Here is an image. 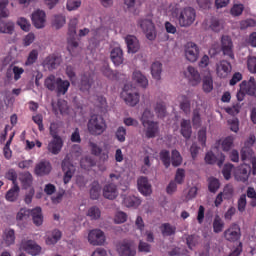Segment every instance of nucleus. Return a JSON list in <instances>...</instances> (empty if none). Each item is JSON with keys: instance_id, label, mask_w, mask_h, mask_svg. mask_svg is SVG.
<instances>
[{"instance_id": "45", "label": "nucleus", "mask_w": 256, "mask_h": 256, "mask_svg": "<svg viewBox=\"0 0 256 256\" xmlns=\"http://www.w3.org/2000/svg\"><path fill=\"white\" fill-rule=\"evenodd\" d=\"M160 159L161 162L164 164L166 169H169V166L171 164V156L169 150H161L160 151Z\"/></svg>"}, {"instance_id": "53", "label": "nucleus", "mask_w": 256, "mask_h": 256, "mask_svg": "<svg viewBox=\"0 0 256 256\" xmlns=\"http://www.w3.org/2000/svg\"><path fill=\"white\" fill-rule=\"evenodd\" d=\"M252 155H253V150H252V148L249 147V144L247 143V146H245L241 150L242 162H245L246 159H250V157H252Z\"/></svg>"}, {"instance_id": "17", "label": "nucleus", "mask_w": 256, "mask_h": 256, "mask_svg": "<svg viewBox=\"0 0 256 256\" xmlns=\"http://www.w3.org/2000/svg\"><path fill=\"white\" fill-rule=\"evenodd\" d=\"M117 251L120 256H136V251L132 248V242L129 240L120 242L117 246Z\"/></svg>"}, {"instance_id": "36", "label": "nucleus", "mask_w": 256, "mask_h": 256, "mask_svg": "<svg viewBox=\"0 0 256 256\" xmlns=\"http://www.w3.org/2000/svg\"><path fill=\"white\" fill-rule=\"evenodd\" d=\"M123 203L126 207H139L142 201L138 196H124Z\"/></svg>"}, {"instance_id": "54", "label": "nucleus", "mask_w": 256, "mask_h": 256, "mask_svg": "<svg viewBox=\"0 0 256 256\" xmlns=\"http://www.w3.org/2000/svg\"><path fill=\"white\" fill-rule=\"evenodd\" d=\"M38 56H39L38 49H32V51L30 52L26 60V65H33V63H36Z\"/></svg>"}, {"instance_id": "35", "label": "nucleus", "mask_w": 256, "mask_h": 256, "mask_svg": "<svg viewBox=\"0 0 256 256\" xmlns=\"http://www.w3.org/2000/svg\"><path fill=\"white\" fill-rule=\"evenodd\" d=\"M101 191L102 187L100 185V182L94 180L90 187V197L93 199V201H96V199L99 198V196H101Z\"/></svg>"}, {"instance_id": "3", "label": "nucleus", "mask_w": 256, "mask_h": 256, "mask_svg": "<svg viewBox=\"0 0 256 256\" xmlns=\"http://www.w3.org/2000/svg\"><path fill=\"white\" fill-rule=\"evenodd\" d=\"M87 127L90 134L100 136L106 132L107 123L103 116L93 115L89 118Z\"/></svg>"}, {"instance_id": "37", "label": "nucleus", "mask_w": 256, "mask_h": 256, "mask_svg": "<svg viewBox=\"0 0 256 256\" xmlns=\"http://www.w3.org/2000/svg\"><path fill=\"white\" fill-rule=\"evenodd\" d=\"M225 228V221L221 219L219 214H216L213 220V231L214 233H222Z\"/></svg>"}, {"instance_id": "18", "label": "nucleus", "mask_w": 256, "mask_h": 256, "mask_svg": "<svg viewBox=\"0 0 256 256\" xmlns=\"http://www.w3.org/2000/svg\"><path fill=\"white\" fill-rule=\"evenodd\" d=\"M185 76L188 78L189 84H191V86H197L198 84H201L200 72L196 68H193V66H188L185 72Z\"/></svg>"}, {"instance_id": "23", "label": "nucleus", "mask_w": 256, "mask_h": 256, "mask_svg": "<svg viewBox=\"0 0 256 256\" xmlns=\"http://www.w3.org/2000/svg\"><path fill=\"white\" fill-rule=\"evenodd\" d=\"M15 230L14 228H5L2 233V242L6 244V246H11L15 244Z\"/></svg>"}, {"instance_id": "33", "label": "nucleus", "mask_w": 256, "mask_h": 256, "mask_svg": "<svg viewBox=\"0 0 256 256\" xmlns=\"http://www.w3.org/2000/svg\"><path fill=\"white\" fill-rule=\"evenodd\" d=\"M163 72V64L160 61H154L151 66V75L153 79H161Z\"/></svg>"}, {"instance_id": "26", "label": "nucleus", "mask_w": 256, "mask_h": 256, "mask_svg": "<svg viewBox=\"0 0 256 256\" xmlns=\"http://www.w3.org/2000/svg\"><path fill=\"white\" fill-rule=\"evenodd\" d=\"M110 56L114 65H121L124 61L123 49L121 47H114Z\"/></svg>"}, {"instance_id": "7", "label": "nucleus", "mask_w": 256, "mask_h": 256, "mask_svg": "<svg viewBox=\"0 0 256 256\" xmlns=\"http://www.w3.org/2000/svg\"><path fill=\"white\" fill-rule=\"evenodd\" d=\"M123 100L126 104H129L130 107H135L140 100V95L138 92L130 91L129 84H125L123 91L121 93Z\"/></svg>"}, {"instance_id": "49", "label": "nucleus", "mask_w": 256, "mask_h": 256, "mask_svg": "<svg viewBox=\"0 0 256 256\" xmlns=\"http://www.w3.org/2000/svg\"><path fill=\"white\" fill-rule=\"evenodd\" d=\"M14 29L12 22H0V33H13Z\"/></svg>"}, {"instance_id": "6", "label": "nucleus", "mask_w": 256, "mask_h": 256, "mask_svg": "<svg viewBox=\"0 0 256 256\" xmlns=\"http://www.w3.org/2000/svg\"><path fill=\"white\" fill-rule=\"evenodd\" d=\"M223 236L227 242H239L242 237L241 226L234 222L224 230Z\"/></svg>"}, {"instance_id": "11", "label": "nucleus", "mask_w": 256, "mask_h": 256, "mask_svg": "<svg viewBox=\"0 0 256 256\" xmlns=\"http://www.w3.org/2000/svg\"><path fill=\"white\" fill-rule=\"evenodd\" d=\"M232 72V65L230 61H219L216 63V75L220 77L221 79H226L231 75Z\"/></svg>"}, {"instance_id": "47", "label": "nucleus", "mask_w": 256, "mask_h": 256, "mask_svg": "<svg viewBox=\"0 0 256 256\" xmlns=\"http://www.w3.org/2000/svg\"><path fill=\"white\" fill-rule=\"evenodd\" d=\"M155 112L157 113L158 118H164L167 113L165 102H157Z\"/></svg>"}, {"instance_id": "21", "label": "nucleus", "mask_w": 256, "mask_h": 256, "mask_svg": "<svg viewBox=\"0 0 256 256\" xmlns=\"http://www.w3.org/2000/svg\"><path fill=\"white\" fill-rule=\"evenodd\" d=\"M251 171V166L248 164H242L239 166L237 173H235L236 180L240 182H247L249 180V175Z\"/></svg>"}, {"instance_id": "42", "label": "nucleus", "mask_w": 256, "mask_h": 256, "mask_svg": "<svg viewBox=\"0 0 256 256\" xmlns=\"http://www.w3.org/2000/svg\"><path fill=\"white\" fill-rule=\"evenodd\" d=\"M202 89L205 93H211V91H213V77L207 75L203 78Z\"/></svg>"}, {"instance_id": "55", "label": "nucleus", "mask_w": 256, "mask_h": 256, "mask_svg": "<svg viewBox=\"0 0 256 256\" xmlns=\"http://www.w3.org/2000/svg\"><path fill=\"white\" fill-rule=\"evenodd\" d=\"M185 178H186L185 169H177L176 175H175L176 183H178V185H183Z\"/></svg>"}, {"instance_id": "43", "label": "nucleus", "mask_w": 256, "mask_h": 256, "mask_svg": "<svg viewBox=\"0 0 256 256\" xmlns=\"http://www.w3.org/2000/svg\"><path fill=\"white\" fill-rule=\"evenodd\" d=\"M62 233L61 230L55 229L52 232V235L48 236L46 239L47 244H57L59 242V239H61Z\"/></svg>"}, {"instance_id": "39", "label": "nucleus", "mask_w": 256, "mask_h": 256, "mask_svg": "<svg viewBox=\"0 0 256 256\" xmlns=\"http://www.w3.org/2000/svg\"><path fill=\"white\" fill-rule=\"evenodd\" d=\"M180 109H182L184 113L191 112V100L188 98V95H181Z\"/></svg>"}, {"instance_id": "52", "label": "nucleus", "mask_w": 256, "mask_h": 256, "mask_svg": "<svg viewBox=\"0 0 256 256\" xmlns=\"http://www.w3.org/2000/svg\"><path fill=\"white\" fill-rule=\"evenodd\" d=\"M88 217H91V219H100L101 217L100 208H97V205H93L92 208H89L88 210Z\"/></svg>"}, {"instance_id": "10", "label": "nucleus", "mask_w": 256, "mask_h": 256, "mask_svg": "<svg viewBox=\"0 0 256 256\" xmlns=\"http://www.w3.org/2000/svg\"><path fill=\"white\" fill-rule=\"evenodd\" d=\"M200 55V49L198 45H196V42H187V45L185 46V56L188 61L191 63H195V61L198 60Z\"/></svg>"}, {"instance_id": "62", "label": "nucleus", "mask_w": 256, "mask_h": 256, "mask_svg": "<svg viewBox=\"0 0 256 256\" xmlns=\"http://www.w3.org/2000/svg\"><path fill=\"white\" fill-rule=\"evenodd\" d=\"M17 23L19 24L21 29H23V31H30L31 24L29 20H26V17H20Z\"/></svg>"}, {"instance_id": "44", "label": "nucleus", "mask_w": 256, "mask_h": 256, "mask_svg": "<svg viewBox=\"0 0 256 256\" xmlns=\"http://www.w3.org/2000/svg\"><path fill=\"white\" fill-rule=\"evenodd\" d=\"M126 135H127L126 127H124L123 125L117 127V130L115 132L117 141H119L120 143H124L126 141Z\"/></svg>"}, {"instance_id": "1", "label": "nucleus", "mask_w": 256, "mask_h": 256, "mask_svg": "<svg viewBox=\"0 0 256 256\" xmlns=\"http://www.w3.org/2000/svg\"><path fill=\"white\" fill-rule=\"evenodd\" d=\"M170 13L177 20L179 26L184 27L192 26L197 17V10L195 8L192 6L181 8L179 4H171Z\"/></svg>"}, {"instance_id": "4", "label": "nucleus", "mask_w": 256, "mask_h": 256, "mask_svg": "<svg viewBox=\"0 0 256 256\" xmlns=\"http://www.w3.org/2000/svg\"><path fill=\"white\" fill-rule=\"evenodd\" d=\"M253 95L256 97V79L255 77H250L248 82L246 79L243 80L240 84V89L237 92V100L242 102L245 98V95Z\"/></svg>"}, {"instance_id": "50", "label": "nucleus", "mask_w": 256, "mask_h": 256, "mask_svg": "<svg viewBox=\"0 0 256 256\" xmlns=\"http://www.w3.org/2000/svg\"><path fill=\"white\" fill-rule=\"evenodd\" d=\"M220 187V180L218 178H209L208 180V189L211 191L213 194L216 193V191Z\"/></svg>"}, {"instance_id": "60", "label": "nucleus", "mask_w": 256, "mask_h": 256, "mask_svg": "<svg viewBox=\"0 0 256 256\" xmlns=\"http://www.w3.org/2000/svg\"><path fill=\"white\" fill-rule=\"evenodd\" d=\"M89 145L91 148L92 155L99 157L102 152L101 146H98V143H95L94 141H89Z\"/></svg>"}, {"instance_id": "13", "label": "nucleus", "mask_w": 256, "mask_h": 256, "mask_svg": "<svg viewBox=\"0 0 256 256\" xmlns=\"http://www.w3.org/2000/svg\"><path fill=\"white\" fill-rule=\"evenodd\" d=\"M53 139L48 143V150L49 152H52V155H59V152H61L64 141L62 139V136H59V134H52Z\"/></svg>"}, {"instance_id": "59", "label": "nucleus", "mask_w": 256, "mask_h": 256, "mask_svg": "<svg viewBox=\"0 0 256 256\" xmlns=\"http://www.w3.org/2000/svg\"><path fill=\"white\" fill-rule=\"evenodd\" d=\"M53 24L56 29H61V26L66 24V17L64 15H55Z\"/></svg>"}, {"instance_id": "12", "label": "nucleus", "mask_w": 256, "mask_h": 256, "mask_svg": "<svg viewBox=\"0 0 256 256\" xmlns=\"http://www.w3.org/2000/svg\"><path fill=\"white\" fill-rule=\"evenodd\" d=\"M62 171H64V183L67 185L71 181L76 171L74 164H71V159L65 157L62 162Z\"/></svg>"}, {"instance_id": "40", "label": "nucleus", "mask_w": 256, "mask_h": 256, "mask_svg": "<svg viewBox=\"0 0 256 256\" xmlns=\"http://www.w3.org/2000/svg\"><path fill=\"white\" fill-rule=\"evenodd\" d=\"M20 181L22 182V186L27 189L28 187H31L33 182V176L32 173L26 172L22 173L20 176Z\"/></svg>"}, {"instance_id": "24", "label": "nucleus", "mask_w": 256, "mask_h": 256, "mask_svg": "<svg viewBox=\"0 0 256 256\" xmlns=\"http://www.w3.org/2000/svg\"><path fill=\"white\" fill-rule=\"evenodd\" d=\"M20 187L18 185V180L13 182V186L6 193V201L15 202L19 198Z\"/></svg>"}, {"instance_id": "25", "label": "nucleus", "mask_w": 256, "mask_h": 256, "mask_svg": "<svg viewBox=\"0 0 256 256\" xmlns=\"http://www.w3.org/2000/svg\"><path fill=\"white\" fill-rule=\"evenodd\" d=\"M225 155L224 153H221L219 158L216 157V155H214V153H212V151H210L209 153H206L205 155V162L207 164H215L217 163L218 166H222L225 162Z\"/></svg>"}, {"instance_id": "41", "label": "nucleus", "mask_w": 256, "mask_h": 256, "mask_svg": "<svg viewBox=\"0 0 256 256\" xmlns=\"http://www.w3.org/2000/svg\"><path fill=\"white\" fill-rule=\"evenodd\" d=\"M161 229V233L164 236H171V235H175L177 228L176 226H172L171 224H162L160 226Z\"/></svg>"}, {"instance_id": "5", "label": "nucleus", "mask_w": 256, "mask_h": 256, "mask_svg": "<svg viewBox=\"0 0 256 256\" xmlns=\"http://www.w3.org/2000/svg\"><path fill=\"white\" fill-rule=\"evenodd\" d=\"M120 178L121 176H116V173H110L111 182H108L103 188V196L110 199V201H114L118 197L119 192L115 180H120Z\"/></svg>"}, {"instance_id": "28", "label": "nucleus", "mask_w": 256, "mask_h": 256, "mask_svg": "<svg viewBox=\"0 0 256 256\" xmlns=\"http://www.w3.org/2000/svg\"><path fill=\"white\" fill-rule=\"evenodd\" d=\"M180 127H181L180 132L182 136H184L185 139H190L192 134L191 120H187L183 118V120H181Z\"/></svg>"}, {"instance_id": "57", "label": "nucleus", "mask_w": 256, "mask_h": 256, "mask_svg": "<svg viewBox=\"0 0 256 256\" xmlns=\"http://www.w3.org/2000/svg\"><path fill=\"white\" fill-rule=\"evenodd\" d=\"M210 29H212V31L219 32L223 29V24H221L220 20H217L216 17H212Z\"/></svg>"}, {"instance_id": "2", "label": "nucleus", "mask_w": 256, "mask_h": 256, "mask_svg": "<svg viewBox=\"0 0 256 256\" xmlns=\"http://www.w3.org/2000/svg\"><path fill=\"white\" fill-rule=\"evenodd\" d=\"M44 86L48 88V91H56L57 95H66L71 84L68 79L49 75V77L45 79Z\"/></svg>"}, {"instance_id": "19", "label": "nucleus", "mask_w": 256, "mask_h": 256, "mask_svg": "<svg viewBox=\"0 0 256 256\" xmlns=\"http://www.w3.org/2000/svg\"><path fill=\"white\" fill-rule=\"evenodd\" d=\"M32 22L36 26V29H43L46 24L45 10H35L32 14Z\"/></svg>"}, {"instance_id": "38", "label": "nucleus", "mask_w": 256, "mask_h": 256, "mask_svg": "<svg viewBox=\"0 0 256 256\" xmlns=\"http://www.w3.org/2000/svg\"><path fill=\"white\" fill-rule=\"evenodd\" d=\"M150 118H153V113H152L151 109H145L143 111L141 121H142V125L144 127L146 135H147L148 124H149Z\"/></svg>"}, {"instance_id": "14", "label": "nucleus", "mask_w": 256, "mask_h": 256, "mask_svg": "<svg viewBox=\"0 0 256 256\" xmlns=\"http://www.w3.org/2000/svg\"><path fill=\"white\" fill-rule=\"evenodd\" d=\"M88 240L90 244H93L94 246L104 244L106 240L105 233L100 228L90 230Z\"/></svg>"}, {"instance_id": "8", "label": "nucleus", "mask_w": 256, "mask_h": 256, "mask_svg": "<svg viewBox=\"0 0 256 256\" xmlns=\"http://www.w3.org/2000/svg\"><path fill=\"white\" fill-rule=\"evenodd\" d=\"M93 84L94 72L92 70L88 72H83V74L81 75L80 82L78 84L80 91L89 92Z\"/></svg>"}, {"instance_id": "29", "label": "nucleus", "mask_w": 256, "mask_h": 256, "mask_svg": "<svg viewBox=\"0 0 256 256\" xmlns=\"http://www.w3.org/2000/svg\"><path fill=\"white\" fill-rule=\"evenodd\" d=\"M61 60L59 59V56H56L55 54H50L46 57L44 64L47 66L49 70H55L58 68V65H60Z\"/></svg>"}, {"instance_id": "46", "label": "nucleus", "mask_w": 256, "mask_h": 256, "mask_svg": "<svg viewBox=\"0 0 256 256\" xmlns=\"http://www.w3.org/2000/svg\"><path fill=\"white\" fill-rule=\"evenodd\" d=\"M183 157L181 153H179V150L174 149L172 150V155H171V162L173 166H180L182 164Z\"/></svg>"}, {"instance_id": "20", "label": "nucleus", "mask_w": 256, "mask_h": 256, "mask_svg": "<svg viewBox=\"0 0 256 256\" xmlns=\"http://www.w3.org/2000/svg\"><path fill=\"white\" fill-rule=\"evenodd\" d=\"M137 185L140 193L144 196H149L150 194H152V185L150 184L148 178H146L145 176H141L140 178H138Z\"/></svg>"}, {"instance_id": "16", "label": "nucleus", "mask_w": 256, "mask_h": 256, "mask_svg": "<svg viewBox=\"0 0 256 256\" xmlns=\"http://www.w3.org/2000/svg\"><path fill=\"white\" fill-rule=\"evenodd\" d=\"M20 247L24 251H27V253H30L31 256H38V254L41 252V246L36 244L34 240H22Z\"/></svg>"}, {"instance_id": "31", "label": "nucleus", "mask_w": 256, "mask_h": 256, "mask_svg": "<svg viewBox=\"0 0 256 256\" xmlns=\"http://www.w3.org/2000/svg\"><path fill=\"white\" fill-rule=\"evenodd\" d=\"M101 70H102L103 75L105 77H107L108 79L118 80L121 77L120 72L112 70L110 68V66H108V64H104V66H102Z\"/></svg>"}, {"instance_id": "9", "label": "nucleus", "mask_w": 256, "mask_h": 256, "mask_svg": "<svg viewBox=\"0 0 256 256\" xmlns=\"http://www.w3.org/2000/svg\"><path fill=\"white\" fill-rule=\"evenodd\" d=\"M138 24L146 34V38H148V40H155L157 33L155 24L152 20H139Z\"/></svg>"}, {"instance_id": "63", "label": "nucleus", "mask_w": 256, "mask_h": 256, "mask_svg": "<svg viewBox=\"0 0 256 256\" xmlns=\"http://www.w3.org/2000/svg\"><path fill=\"white\" fill-rule=\"evenodd\" d=\"M247 68H248L249 72L256 73V56L248 57Z\"/></svg>"}, {"instance_id": "58", "label": "nucleus", "mask_w": 256, "mask_h": 256, "mask_svg": "<svg viewBox=\"0 0 256 256\" xmlns=\"http://www.w3.org/2000/svg\"><path fill=\"white\" fill-rule=\"evenodd\" d=\"M234 169V164H224V168L222 169V173L224 175L225 180L231 179V172Z\"/></svg>"}, {"instance_id": "61", "label": "nucleus", "mask_w": 256, "mask_h": 256, "mask_svg": "<svg viewBox=\"0 0 256 256\" xmlns=\"http://www.w3.org/2000/svg\"><path fill=\"white\" fill-rule=\"evenodd\" d=\"M127 219H128V214L122 211L116 212L114 217L115 223H125Z\"/></svg>"}, {"instance_id": "48", "label": "nucleus", "mask_w": 256, "mask_h": 256, "mask_svg": "<svg viewBox=\"0 0 256 256\" xmlns=\"http://www.w3.org/2000/svg\"><path fill=\"white\" fill-rule=\"evenodd\" d=\"M245 6L244 4H233L232 8L230 9V13L233 17H239L244 13Z\"/></svg>"}, {"instance_id": "34", "label": "nucleus", "mask_w": 256, "mask_h": 256, "mask_svg": "<svg viewBox=\"0 0 256 256\" xmlns=\"http://www.w3.org/2000/svg\"><path fill=\"white\" fill-rule=\"evenodd\" d=\"M133 79L143 88H146L149 85V80L142 74L141 70H134Z\"/></svg>"}, {"instance_id": "56", "label": "nucleus", "mask_w": 256, "mask_h": 256, "mask_svg": "<svg viewBox=\"0 0 256 256\" xmlns=\"http://www.w3.org/2000/svg\"><path fill=\"white\" fill-rule=\"evenodd\" d=\"M251 26H256V20H253L252 17L247 18V20H241L240 22L241 30L249 29Z\"/></svg>"}, {"instance_id": "51", "label": "nucleus", "mask_w": 256, "mask_h": 256, "mask_svg": "<svg viewBox=\"0 0 256 256\" xmlns=\"http://www.w3.org/2000/svg\"><path fill=\"white\" fill-rule=\"evenodd\" d=\"M9 0H0V19L9 17V10L7 8Z\"/></svg>"}, {"instance_id": "22", "label": "nucleus", "mask_w": 256, "mask_h": 256, "mask_svg": "<svg viewBox=\"0 0 256 256\" xmlns=\"http://www.w3.org/2000/svg\"><path fill=\"white\" fill-rule=\"evenodd\" d=\"M125 41L129 53L136 54L139 52L141 45L136 36H126Z\"/></svg>"}, {"instance_id": "64", "label": "nucleus", "mask_w": 256, "mask_h": 256, "mask_svg": "<svg viewBox=\"0 0 256 256\" xmlns=\"http://www.w3.org/2000/svg\"><path fill=\"white\" fill-rule=\"evenodd\" d=\"M247 196H248V198L252 199L251 205L253 207H256V189H255V187H248Z\"/></svg>"}, {"instance_id": "15", "label": "nucleus", "mask_w": 256, "mask_h": 256, "mask_svg": "<svg viewBox=\"0 0 256 256\" xmlns=\"http://www.w3.org/2000/svg\"><path fill=\"white\" fill-rule=\"evenodd\" d=\"M221 47L225 56H229V58H235L234 44L230 36H222Z\"/></svg>"}, {"instance_id": "27", "label": "nucleus", "mask_w": 256, "mask_h": 256, "mask_svg": "<svg viewBox=\"0 0 256 256\" xmlns=\"http://www.w3.org/2000/svg\"><path fill=\"white\" fill-rule=\"evenodd\" d=\"M159 132V123H156L155 120L149 119V122L147 124V131H146V137L147 139H154V137Z\"/></svg>"}, {"instance_id": "30", "label": "nucleus", "mask_w": 256, "mask_h": 256, "mask_svg": "<svg viewBox=\"0 0 256 256\" xmlns=\"http://www.w3.org/2000/svg\"><path fill=\"white\" fill-rule=\"evenodd\" d=\"M30 214L35 223V226H42V223L44 221L42 208H39V206H37V208H33V210H31Z\"/></svg>"}, {"instance_id": "32", "label": "nucleus", "mask_w": 256, "mask_h": 256, "mask_svg": "<svg viewBox=\"0 0 256 256\" xmlns=\"http://www.w3.org/2000/svg\"><path fill=\"white\" fill-rule=\"evenodd\" d=\"M51 169L52 166L50 162H39V164L35 166V173L36 175H47L50 173Z\"/></svg>"}]
</instances>
